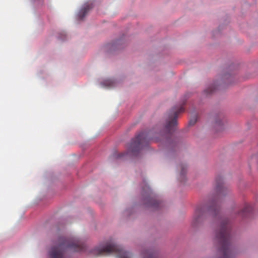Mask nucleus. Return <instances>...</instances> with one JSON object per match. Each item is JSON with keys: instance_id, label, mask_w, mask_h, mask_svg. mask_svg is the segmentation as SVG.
Masks as SVG:
<instances>
[{"instance_id": "f257e3e1", "label": "nucleus", "mask_w": 258, "mask_h": 258, "mask_svg": "<svg viewBox=\"0 0 258 258\" xmlns=\"http://www.w3.org/2000/svg\"><path fill=\"white\" fill-rule=\"evenodd\" d=\"M216 182V194L210 202L209 205H200L196 208L191 223L194 228L202 225L208 216H217L219 212L217 205L220 200L229 191L228 188L224 186L221 177H218Z\"/></svg>"}, {"instance_id": "f03ea898", "label": "nucleus", "mask_w": 258, "mask_h": 258, "mask_svg": "<svg viewBox=\"0 0 258 258\" xmlns=\"http://www.w3.org/2000/svg\"><path fill=\"white\" fill-rule=\"evenodd\" d=\"M230 225L227 219L220 220V225L215 232L214 242L218 247L220 258H233L234 252L230 244Z\"/></svg>"}, {"instance_id": "7ed1b4c3", "label": "nucleus", "mask_w": 258, "mask_h": 258, "mask_svg": "<svg viewBox=\"0 0 258 258\" xmlns=\"http://www.w3.org/2000/svg\"><path fill=\"white\" fill-rule=\"evenodd\" d=\"M67 248L74 251H80L83 250L84 245L78 239L62 238L60 240L59 245L51 248L49 252L50 258H64V249Z\"/></svg>"}, {"instance_id": "20e7f679", "label": "nucleus", "mask_w": 258, "mask_h": 258, "mask_svg": "<svg viewBox=\"0 0 258 258\" xmlns=\"http://www.w3.org/2000/svg\"><path fill=\"white\" fill-rule=\"evenodd\" d=\"M184 110L182 105H180L173 107L169 111L164 128H162V146L164 140L170 138L172 133L176 130L178 114Z\"/></svg>"}, {"instance_id": "39448f33", "label": "nucleus", "mask_w": 258, "mask_h": 258, "mask_svg": "<svg viewBox=\"0 0 258 258\" xmlns=\"http://www.w3.org/2000/svg\"><path fill=\"white\" fill-rule=\"evenodd\" d=\"M93 254L96 255H105L112 253L117 255L118 258H131V254L125 251L119 245L114 242H107L105 245L98 247L92 251Z\"/></svg>"}, {"instance_id": "423d86ee", "label": "nucleus", "mask_w": 258, "mask_h": 258, "mask_svg": "<svg viewBox=\"0 0 258 258\" xmlns=\"http://www.w3.org/2000/svg\"><path fill=\"white\" fill-rule=\"evenodd\" d=\"M148 141L147 133L145 132L140 133L132 140L128 147L127 152L119 155L118 157H123L128 154L135 156L138 155L143 147L147 144Z\"/></svg>"}, {"instance_id": "0eeeda50", "label": "nucleus", "mask_w": 258, "mask_h": 258, "mask_svg": "<svg viewBox=\"0 0 258 258\" xmlns=\"http://www.w3.org/2000/svg\"><path fill=\"white\" fill-rule=\"evenodd\" d=\"M143 195H146L145 198V204L147 207L156 208L159 205V203L156 200V197L153 195L150 187L145 184L142 189Z\"/></svg>"}, {"instance_id": "6e6552de", "label": "nucleus", "mask_w": 258, "mask_h": 258, "mask_svg": "<svg viewBox=\"0 0 258 258\" xmlns=\"http://www.w3.org/2000/svg\"><path fill=\"white\" fill-rule=\"evenodd\" d=\"M92 8V5L89 4L85 5V7L80 10L78 14L79 18L80 20H82Z\"/></svg>"}, {"instance_id": "1a4fd4ad", "label": "nucleus", "mask_w": 258, "mask_h": 258, "mask_svg": "<svg viewBox=\"0 0 258 258\" xmlns=\"http://www.w3.org/2000/svg\"><path fill=\"white\" fill-rule=\"evenodd\" d=\"M179 168L180 170L179 173V179L181 182H184L185 180V174L186 172V166L184 164H181L179 166Z\"/></svg>"}, {"instance_id": "9d476101", "label": "nucleus", "mask_w": 258, "mask_h": 258, "mask_svg": "<svg viewBox=\"0 0 258 258\" xmlns=\"http://www.w3.org/2000/svg\"><path fill=\"white\" fill-rule=\"evenodd\" d=\"M251 207L248 204L245 205L244 208L239 213V214L242 217H246L251 211Z\"/></svg>"}, {"instance_id": "9b49d317", "label": "nucleus", "mask_w": 258, "mask_h": 258, "mask_svg": "<svg viewBox=\"0 0 258 258\" xmlns=\"http://www.w3.org/2000/svg\"><path fill=\"white\" fill-rule=\"evenodd\" d=\"M144 258H156L155 254L150 251H146L144 253Z\"/></svg>"}, {"instance_id": "f8f14e48", "label": "nucleus", "mask_w": 258, "mask_h": 258, "mask_svg": "<svg viewBox=\"0 0 258 258\" xmlns=\"http://www.w3.org/2000/svg\"><path fill=\"white\" fill-rule=\"evenodd\" d=\"M221 117L216 119L215 121V125L216 126H221L223 124V121Z\"/></svg>"}, {"instance_id": "ddd939ff", "label": "nucleus", "mask_w": 258, "mask_h": 258, "mask_svg": "<svg viewBox=\"0 0 258 258\" xmlns=\"http://www.w3.org/2000/svg\"><path fill=\"white\" fill-rule=\"evenodd\" d=\"M215 89V88L213 86H212V87H209V88L206 89L204 92L205 93H206L207 94H211L212 93L214 90Z\"/></svg>"}, {"instance_id": "4468645a", "label": "nucleus", "mask_w": 258, "mask_h": 258, "mask_svg": "<svg viewBox=\"0 0 258 258\" xmlns=\"http://www.w3.org/2000/svg\"><path fill=\"white\" fill-rule=\"evenodd\" d=\"M197 120V119L196 117H194L192 118H191L189 121V124L190 125H194L196 123Z\"/></svg>"}, {"instance_id": "2eb2a0df", "label": "nucleus", "mask_w": 258, "mask_h": 258, "mask_svg": "<svg viewBox=\"0 0 258 258\" xmlns=\"http://www.w3.org/2000/svg\"><path fill=\"white\" fill-rule=\"evenodd\" d=\"M105 83V85L111 87L113 86L114 82L111 80H108L106 81Z\"/></svg>"}, {"instance_id": "dca6fc26", "label": "nucleus", "mask_w": 258, "mask_h": 258, "mask_svg": "<svg viewBox=\"0 0 258 258\" xmlns=\"http://www.w3.org/2000/svg\"><path fill=\"white\" fill-rule=\"evenodd\" d=\"M60 39H61V40H64V38H61V37H60Z\"/></svg>"}, {"instance_id": "f3484780", "label": "nucleus", "mask_w": 258, "mask_h": 258, "mask_svg": "<svg viewBox=\"0 0 258 258\" xmlns=\"http://www.w3.org/2000/svg\"><path fill=\"white\" fill-rule=\"evenodd\" d=\"M63 36H65L66 34H62Z\"/></svg>"}]
</instances>
